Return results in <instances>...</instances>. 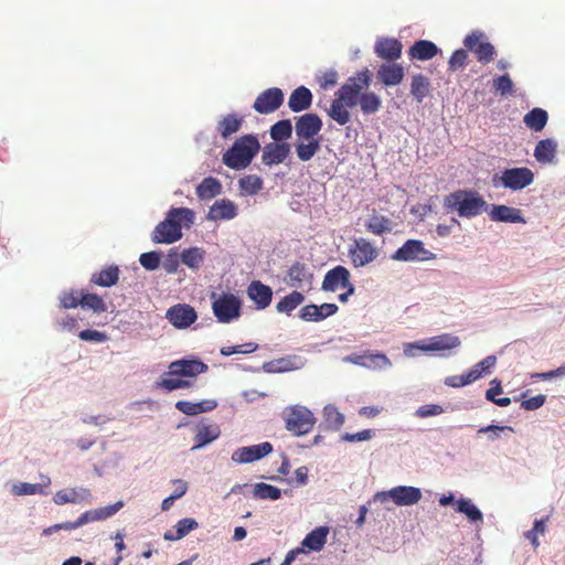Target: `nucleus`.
Here are the masks:
<instances>
[{"mask_svg": "<svg viewBox=\"0 0 565 565\" xmlns=\"http://www.w3.org/2000/svg\"><path fill=\"white\" fill-rule=\"evenodd\" d=\"M556 153V142L552 139L540 140L534 149V157L541 163L552 162Z\"/></svg>", "mask_w": 565, "mask_h": 565, "instance_id": "58836bf2", "label": "nucleus"}, {"mask_svg": "<svg viewBox=\"0 0 565 565\" xmlns=\"http://www.w3.org/2000/svg\"><path fill=\"white\" fill-rule=\"evenodd\" d=\"M78 337L81 340L89 342H104L107 340V335L104 332L90 329L81 331Z\"/></svg>", "mask_w": 565, "mask_h": 565, "instance_id": "e2e57ef3", "label": "nucleus"}, {"mask_svg": "<svg viewBox=\"0 0 565 565\" xmlns=\"http://www.w3.org/2000/svg\"><path fill=\"white\" fill-rule=\"evenodd\" d=\"M199 524L194 519L185 518L178 521L175 532L168 531L164 533L166 541H178L188 535L191 531L198 529Z\"/></svg>", "mask_w": 565, "mask_h": 565, "instance_id": "ea45409f", "label": "nucleus"}, {"mask_svg": "<svg viewBox=\"0 0 565 565\" xmlns=\"http://www.w3.org/2000/svg\"><path fill=\"white\" fill-rule=\"evenodd\" d=\"M463 45L483 65L491 63L497 54L495 47L488 41L487 35L479 30L468 34L463 40Z\"/></svg>", "mask_w": 565, "mask_h": 565, "instance_id": "423d86ee", "label": "nucleus"}, {"mask_svg": "<svg viewBox=\"0 0 565 565\" xmlns=\"http://www.w3.org/2000/svg\"><path fill=\"white\" fill-rule=\"evenodd\" d=\"M284 103V93L278 87H270L262 92L254 102L253 108L262 115L277 110Z\"/></svg>", "mask_w": 565, "mask_h": 565, "instance_id": "ddd939ff", "label": "nucleus"}, {"mask_svg": "<svg viewBox=\"0 0 565 565\" xmlns=\"http://www.w3.org/2000/svg\"><path fill=\"white\" fill-rule=\"evenodd\" d=\"M374 436L372 429H364L355 434L345 433L341 439L349 443L370 440Z\"/></svg>", "mask_w": 565, "mask_h": 565, "instance_id": "680f3d73", "label": "nucleus"}, {"mask_svg": "<svg viewBox=\"0 0 565 565\" xmlns=\"http://www.w3.org/2000/svg\"><path fill=\"white\" fill-rule=\"evenodd\" d=\"M371 76L367 68L350 76L335 93V98L328 109V116L340 126H344L351 120L349 108L356 105L364 115L377 113L382 107L380 96L374 92H363L369 88Z\"/></svg>", "mask_w": 565, "mask_h": 565, "instance_id": "f257e3e1", "label": "nucleus"}, {"mask_svg": "<svg viewBox=\"0 0 565 565\" xmlns=\"http://www.w3.org/2000/svg\"><path fill=\"white\" fill-rule=\"evenodd\" d=\"M431 90L430 81L423 74H415L411 81V94L417 103H422Z\"/></svg>", "mask_w": 565, "mask_h": 565, "instance_id": "72a5a7b5", "label": "nucleus"}, {"mask_svg": "<svg viewBox=\"0 0 565 565\" xmlns=\"http://www.w3.org/2000/svg\"><path fill=\"white\" fill-rule=\"evenodd\" d=\"M254 497L260 500H278L281 497V491L277 487L260 482L254 487Z\"/></svg>", "mask_w": 565, "mask_h": 565, "instance_id": "09e8293b", "label": "nucleus"}, {"mask_svg": "<svg viewBox=\"0 0 565 565\" xmlns=\"http://www.w3.org/2000/svg\"><path fill=\"white\" fill-rule=\"evenodd\" d=\"M328 533L329 529L327 526L316 527L307 534L301 544L310 551L319 552L326 544Z\"/></svg>", "mask_w": 565, "mask_h": 565, "instance_id": "c9c22d12", "label": "nucleus"}, {"mask_svg": "<svg viewBox=\"0 0 565 565\" xmlns=\"http://www.w3.org/2000/svg\"><path fill=\"white\" fill-rule=\"evenodd\" d=\"M312 103V94L309 88L299 86L289 96L288 107L294 113H300L308 109Z\"/></svg>", "mask_w": 565, "mask_h": 565, "instance_id": "c85d7f7f", "label": "nucleus"}, {"mask_svg": "<svg viewBox=\"0 0 565 565\" xmlns=\"http://www.w3.org/2000/svg\"><path fill=\"white\" fill-rule=\"evenodd\" d=\"M81 296L82 290H72L70 292H64L60 297L61 307L63 309H73L77 306H81Z\"/></svg>", "mask_w": 565, "mask_h": 565, "instance_id": "6e6d98bb", "label": "nucleus"}, {"mask_svg": "<svg viewBox=\"0 0 565 565\" xmlns=\"http://www.w3.org/2000/svg\"><path fill=\"white\" fill-rule=\"evenodd\" d=\"M497 358L494 355H489L484 358L482 361L477 363L470 371H477V373H480V377L483 374H487L490 372V370L495 365Z\"/></svg>", "mask_w": 565, "mask_h": 565, "instance_id": "0e129e2a", "label": "nucleus"}, {"mask_svg": "<svg viewBox=\"0 0 565 565\" xmlns=\"http://www.w3.org/2000/svg\"><path fill=\"white\" fill-rule=\"evenodd\" d=\"M241 190L249 195L256 194L263 188V180L255 174H249L239 180Z\"/></svg>", "mask_w": 565, "mask_h": 565, "instance_id": "603ef678", "label": "nucleus"}, {"mask_svg": "<svg viewBox=\"0 0 565 565\" xmlns=\"http://www.w3.org/2000/svg\"><path fill=\"white\" fill-rule=\"evenodd\" d=\"M286 429L296 436L307 435L313 428L316 418L305 406L295 405L284 411Z\"/></svg>", "mask_w": 565, "mask_h": 565, "instance_id": "39448f33", "label": "nucleus"}, {"mask_svg": "<svg viewBox=\"0 0 565 565\" xmlns=\"http://www.w3.org/2000/svg\"><path fill=\"white\" fill-rule=\"evenodd\" d=\"M192 383L188 380H182L169 375L168 377H163L159 382H157V386L166 390L167 392H172L179 388H186L190 387Z\"/></svg>", "mask_w": 565, "mask_h": 565, "instance_id": "864d4df0", "label": "nucleus"}, {"mask_svg": "<svg viewBox=\"0 0 565 565\" xmlns=\"http://www.w3.org/2000/svg\"><path fill=\"white\" fill-rule=\"evenodd\" d=\"M212 310L218 322L230 323L241 316L242 301L233 294H222L213 301Z\"/></svg>", "mask_w": 565, "mask_h": 565, "instance_id": "0eeeda50", "label": "nucleus"}, {"mask_svg": "<svg viewBox=\"0 0 565 565\" xmlns=\"http://www.w3.org/2000/svg\"><path fill=\"white\" fill-rule=\"evenodd\" d=\"M456 511L465 514L469 522L473 524L483 523V514L471 499L460 498L456 500Z\"/></svg>", "mask_w": 565, "mask_h": 565, "instance_id": "473e14b6", "label": "nucleus"}, {"mask_svg": "<svg viewBox=\"0 0 565 565\" xmlns=\"http://www.w3.org/2000/svg\"><path fill=\"white\" fill-rule=\"evenodd\" d=\"M366 230L374 235H383L390 233L393 228L392 221L384 215L374 214L365 223Z\"/></svg>", "mask_w": 565, "mask_h": 565, "instance_id": "37998d69", "label": "nucleus"}, {"mask_svg": "<svg viewBox=\"0 0 565 565\" xmlns=\"http://www.w3.org/2000/svg\"><path fill=\"white\" fill-rule=\"evenodd\" d=\"M260 143L254 135H245L235 140L233 146L223 154V163L234 170L247 168L258 153Z\"/></svg>", "mask_w": 565, "mask_h": 565, "instance_id": "20e7f679", "label": "nucleus"}, {"mask_svg": "<svg viewBox=\"0 0 565 565\" xmlns=\"http://www.w3.org/2000/svg\"><path fill=\"white\" fill-rule=\"evenodd\" d=\"M489 217L494 222L526 223L521 210L508 205H493Z\"/></svg>", "mask_w": 565, "mask_h": 565, "instance_id": "393cba45", "label": "nucleus"}, {"mask_svg": "<svg viewBox=\"0 0 565 565\" xmlns=\"http://www.w3.org/2000/svg\"><path fill=\"white\" fill-rule=\"evenodd\" d=\"M546 401V396L543 394L536 395L534 397L527 398L522 402V407L526 411H535L544 405Z\"/></svg>", "mask_w": 565, "mask_h": 565, "instance_id": "69168bd1", "label": "nucleus"}, {"mask_svg": "<svg viewBox=\"0 0 565 565\" xmlns=\"http://www.w3.org/2000/svg\"><path fill=\"white\" fill-rule=\"evenodd\" d=\"M392 258L399 262L430 260L435 254L425 248L419 239L406 241L393 255Z\"/></svg>", "mask_w": 565, "mask_h": 565, "instance_id": "9b49d317", "label": "nucleus"}, {"mask_svg": "<svg viewBox=\"0 0 565 565\" xmlns=\"http://www.w3.org/2000/svg\"><path fill=\"white\" fill-rule=\"evenodd\" d=\"M221 190V182L213 177H207L204 178L202 182L196 186V195L201 200H211L218 195Z\"/></svg>", "mask_w": 565, "mask_h": 565, "instance_id": "4c0bfd02", "label": "nucleus"}, {"mask_svg": "<svg viewBox=\"0 0 565 565\" xmlns=\"http://www.w3.org/2000/svg\"><path fill=\"white\" fill-rule=\"evenodd\" d=\"M217 403L214 399H204L199 403H192L189 401H179L175 403V408L188 416L211 412L215 409Z\"/></svg>", "mask_w": 565, "mask_h": 565, "instance_id": "c756f323", "label": "nucleus"}, {"mask_svg": "<svg viewBox=\"0 0 565 565\" xmlns=\"http://www.w3.org/2000/svg\"><path fill=\"white\" fill-rule=\"evenodd\" d=\"M376 75L383 85L396 86L404 78V68L397 63H385L379 67Z\"/></svg>", "mask_w": 565, "mask_h": 565, "instance_id": "b1692460", "label": "nucleus"}, {"mask_svg": "<svg viewBox=\"0 0 565 565\" xmlns=\"http://www.w3.org/2000/svg\"><path fill=\"white\" fill-rule=\"evenodd\" d=\"M322 129V120L317 114H305L296 119L295 131L299 140L317 139Z\"/></svg>", "mask_w": 565, "mask_h": 565, "instance_id": "2eb2a0df", "label": "nucleus"}, {"mask_svg": "<svg viewBox=\"0 0 565 565\" xmlns=\"http://www.w3.org/2000/svg\"><path fill=\"white\" fill-rule=\"evenodd\" d=\"M221 435V429L218 425L216 424H204L201 423L196 425L195 427V436L194 441L195 445L192 447V449H199L207 444L212 443L213 440L217 439Z\"/></svg>", "mask_w": 565, "mask_h": 565, "instance_id": "bb28decb", "label": "nucleus"}, {"mask_svg": "<svg viewBox=\"0 0 565 565\" xmlns=\"http://www.w3.org/2000/svg\"><path fill=\"white\" fill-rule=\"evenodd\" d=\"M50 484L51 479L43 476L41 483L22 482L18 486H14V493L18 495L45 494Z\"/></svg>", "mask_w": 565, "mask_h": 565, "instance_id": "79ce46f5", "label": "nucleus"}, {"mask_svg": "<svg viewBox=\"0 0 565 565\" xmlns=\"http://www.w3.org/2000/svg\"><path fill=\"white\" fill-rule=\"evenodd\" d=\"M379 249L365 238H356L349 246V257L354 267H363L374 262Z\"/></svg>", "mask_w": 565, "mask_h": 565, "instance_id": "9d476101", "label": "nucleus"}, {"mask_svg": "<svg viewBox=\"0 0 565 565\" xmlns=\"http://www.w3.org/2000/svg\"><path fill=\"white\" fill-rule=\"evenodd\" d=\"M243 121L242 116L228 114L217 122L216 129L222 138L227 139L241 129Z\"/></svg>", "mask_w": 565, "mask_h": 565, "instance_id": "f704fd0d", "label": "nucleus"}, {"mask_svg": "<svg viewBox=\"0 0 565 565\" xmlns=\"http://www.w3.org/2000/svg\"><path fill=\"white\" fill-rule=\"evenodd\" d=\"M273 451V445L268 441L237 448L233 455L232 460L237 463H248L264 458Z\"/></svg>", "mask_w": 565, "mask_h": 565, "instance_id": "f3484780", "label": "nucleus"}, {"mask_svg": "<svg viewBox=\"0 0 565 565\" xmlns=\"http://www.w3.org/2000/svg\"><path fill=\"white\" fill-rule=\"evenodd\" d=\"M92 493L87 488H70L57 491L53 501L57 505H63L66 503H82V502H90Z\"/></svg>", "mask_w": 565, "mask_h": 565, "instance_id": "4be33fe9", "label": "nucleus"}, {"mask_svg": "<svg viewBox=\"0 0 565 565\" xmlns=\"http://www.w3.org/2000/svg\"><path fill=\"white\" fill-rule=\"evenodd\" d=\"M124 507L122 501H117L114 504L102 507L93 511L94 521H103L106 520L114 514H116Z\"/></svg>", "mask_w": 565, "mask_h": 565, "instance_id": "5fc2aeb1", "label": "nucleus"}, {"mask_svg": "<svg viewBox=\"0 0 565 565\" xmlns=\"http://www.w3.org/2000/svg\"><path fill=\"white\" fill-rule=\"evenodd\" d=\"M321 145L319 139H305L295 142V151L298 159L302 162L311 160L320 150Z\"/></svg>", "mask_w": 565, "mask_h": 565, "instance_id": "2f4dec72", "label": "nucleus"}, {"mask_svg": "<svg viewBox=\"0 0 565 565\" xmlns=\"http://www.w3.org/2000/svg\"><path fill=\"white\" fill-rule=\"evenodd\" d=\"M492 87L494 92L501 96H509L514 94V83L509 74L495 76L492 79Z\"/></svg>", "mask_w": 565, "mask_h": 565, "instance_id": "8fccbe9b", "label": "nucleus"}, {"mask_svg": "<svg viewBox=\"0 0 565 565\" xmlns=\"http://www.w3.org/2000/svg\"><path fill=\"white\" fill-rule=\"evenodd\" d=\"M207 370V365L200 360H178L169 365V376H189L194 377Z\"/></svg>", "mask_w": 565, "mask_h": 565, "instance_id": "a211bd4d", "label": "nucleus"}, {"mask_svg": "<svg viewBox=\"0 0 565 565\" xmlns=\"http://www.w3.org/2000/svg\"><path fill=\"white\" fill-rule=\"evenodd\" d=\"M237 215L236 205L230 200L216 201L210 209L209 216L212 220H232Z\"/></svg>", "mask_w": 565, "mask_h": 565, "instance_id": "7c9ffc66", "label": "nucleus"}, {"mask_svg": "<svg viewBox=\"0 0 565 565\" xmlns=\"http://www.w3.org/2000/svg\"><path fill=\"white\" fill-rule=\"evenodd\" d=\"M444 207L460 217L472 218L487 211L488 204L477 191L457 190L444 198Z\"/></svg>", "mask_w": 565, "mask_h": 565, "instance_id": "7ed1b4c3", "label": "nucleus"}, {"mask_svg": "<svg viewBox=\"0 0 565 565\" xmlns=\"http://www.w3.org/2000/svg\"><path fill=\"white\" fill-rule=\"evenodd\" d=\"M338 82V73L334 70H330L328 72H324L321 77L319 78L320 86L322 88H329L337 84Z\"/></svg>", "mask_w": 565, "mask_h": 565, "instance_id": "338daca9", "label": "nucleus"}, {"mask_svg": "<svg viewBox=\"0 0 565 565\" xmlns=\"http://www.w3.org/2000/svg\"><path fill=\"white\" fill-rule=\"evenodd\" d=\"M402 43L396 39H381L375 43L374 51L383 60L396 61L402 55Z\"/></svg>", "mask_w": 565, "mask_h": 565, "instance_id": "a878e982", "label": "nucleus"}, {"mask_svg": "<svg viewBox=\"0 0 565 565\" xmlns=\"http://www.w3.org/2000/svg\"><path fill=\"white\" fill-rule=\"evenodd\" d=\"M292 135V125L289 119H282L270 127V137L275 142H285Z\"/></svg>", "mask_w": 565, "mask_h": 565, "instance_id": "49530a36", "label": "nucleus"}, {"mask_svg": "<svg viewBox=\"0 0 565 565\" xmlns=\"http://www.w3.org/2000/svg\"><path fill=\"white\" fill-rule=\"evenodd\" d=\"M299 317L305 321H321L317 305H307L302 307L299 311Z\"/></svg>", "mask_w": 565, "mask_h": 565, "instance_id": "052dcab7", "label": "nucleus"}, {"mask_svg": "<svg viewBox=\"0 0 565 565\" xmlns=\"http://www.w3.org/2000/svg\"><path fill=\"white\" fill-rule=\"evenodd\" d=\"M205 250L200 247H190L184 249L181 255V262L191 269H198L203 263Z\"/></svg>", "mask_w": 565, "mask_h": 565, "instance_id": "c03bdc74", "label": "nucleus"}, {"mask_svg": "<svg viewBox=\"0 0 565 565\" xmlns=\"http://www.w3.org/2000/svg\"><path fill=\"white\" fill-rule=\"evenodd\" d=\"M247 295L255 302L257 309H265L271 302L273 290L262 281L254 280L247 288Z\"/></svg>", "mask_w": 565, "mask_h": 565, "instance_id": "5701e85b", "label": "nucleus"}, {"mask_svg": "<svg viewBox=\"0 0 565 565\" xmlns=\"http://www.w3.org/2000/svg\"><path fill=\"white\" fill-rule=\"evenodd\" d=\"M119 268L117 266H108L100 271L94 273L90 282L100 287H111L119 280Z\"/></svg>", "mask_w": 565, "mask_h": 565, "instance_id": "e433bc0d", "label": "nucleus"}, {"mask_svg": "<svg viewBox=\"0 0 565 565\" xmlns=\"http://www.w3.org/2000/svg\"><path fill=\"white\" fill-rule=\"evenodd\" d=\"M139 262L147 270H154L160 265V254L157 252L143 253L140 255Z\"/></svg>", "mask_w": 565, "mask_h": 565, "instance_id": "13d9d810", "label": "nucleus"}, {"mask_svg": "<svg viewBox=\"0 0 565 565\" xmlns=\"http://www.w3.org/2000/svg\"><path fill=\"white\" fill-rule=\"evenodd\" d=\"M195 214L188 207H171L166 218L152 232V241L158 244H172L182 237V224L190 227Z\"/></svg>", "mask_w": 565, "mask_h": 565, "instance_id": "f03ea898", "label": "nucleus"}, {"mask_svg": "<svg viewBox=\"0 0 565 565\" xmlns=\"http://www.w3.org/2000/svg\"><path fill=\"white\" fill-rule=\"evenodd\" d=\"M313 274L309 267L301 262L294 263L287 271V282L295 288L310 287L312 284Z\"/></svg>", "mask_w": 565, "mask_h": 565, "instance_id": "412c9836", "label": "nucleus"}, {"mask_svg": "<svg viewBox=\"0 0 565 565\" xmlns=\"http://www.w3.org/2000/svg\"><path fill=\"white\" fill-rule=\"evenodd\" d=\"M166 318L177 329H185L198 319L196 311L186 303H178L168 309Z\"/></svg>", "mask_w": 565, "mask_h": 565, "instance_id": "4468645a", "label": "nucleus"}, {"mask_svg": "<svg viewBox=\"0 0 565 565\" xmlns=\"http://www.w3.org/2000/svg\"><path fill=\"white\" fill-rule=\"evenodd\" d=\"M345 361L373 371L385 370L392 366V362L386 354L370 350L362 353H352L345 358Z\"/></svg>", "mask_w": 565, "mask_h": 565, "instance_id": "f8f14e48", "label": "nucleus"}, {"mask_svg": "<svg viewBox=\"0 0 565 565\" xmlns=\"http://www.w3.org/2000/svg\"><path fill=\"white\" fill-rule=\"evenodd\" d=\"M326 425L329 429L338 430L344 423V416L334 406H326L323 411Z\"/></svg>", "mask_w": 565, "mask_h": 565, "instance_id": "3c124183", "label": "nucleus"}, {"mask_svg": "<svg viewBox=\"0 0 565 565\" xmlns=\"http://www.w3.org/2000/svg\"><path fill=\"white\" fill-rule=\"evenodd\" d=\"M81 307L84 309H90L97 313H102L107 310L106 303L102 297L95 294L84 292V290H82Z\"/></svg>", "mask_w": 565, "mask_h": 565, "instance_id": "de8ad7c7", "label": "nucleus"}, {"mask_svg": "<svg viewBox=\"0 0 565 565\" xmlns=\"http://www.w3.org/2000/svg\"><path fill=\"white\" fill-rule=\"evenodd\" d=\"M504 430H509V431H513V428L510 427V426H498V425H489V426H486V427H481L479 430H478V434H487V433H491V435L489 436V438L491 440L495 439L499 437V433L501 431H504Z\"/></svg>", "mask_w": 565, "mask_h": 565, "instance_id": "774afa93", "label": "nucleus"}, {"mask_svg": "<svg viewBox=\"0 0 565 565\" xmlns=\"http://www.w3.org/2000/svg\"><path fill=\"white\" fill-rule=\"evenodd\" d=\"M351 277L350 271L344 266L338 265L332 269L328 270L322 281V290L335 291L340 288H345L349 285Z\"/></svg>", "mask_w": 565, "mask_h": 565, "instance_id": "6ab92c4d", "label": "nucleus"}, {"mask_svg": "<svg viewBox=\"0 0 565 565\" xmlns=\"http://www.w3.org/2000/svg\"><path fill=\"white\" fill-rule=\"evenodd\" d=\"M444 413L443 406L438 404H426L417 408L415 415L420 418L437 416Z\"/></svg>", "mask_w": 565, "mask_h": 565, "instance_id": "bf43d9fd", "label": "nucleus"}, {"mask_svg": "<svg viewBox=\"0 0 565 565\" xmlns=\"http://www.w3.org/2000/svg\"><path fill=\"white\" fill-rule=\"evenodd\" d=\"M548 114L542 108H533L523 118L526 127L534 131H541L546 126Z\"/></svg>", "mask_w": 565, "mask_h": 565, "instance_id": "a19ab883", "label": "nucleus"}, {"mask_svg": "<svg viewBox=\"0 0 565 565\" xmlns=\"http://www.w3.org/2000/svg\"><path fill=\"white\" fill-rule=\"evenodd\" d=\"M461 341L458 337L450 333H443L429 338L426 341L416 342L414 348L425 352L445 351L460 347Z\"/></svg>", "mask_w": 565, "mask_h": 565, "instance_id": "dca6fc26", "label": "nucleus"}, {"mask_svg": "<svg viewBox=\"0 0 565 565\" xmlns=\"http://www.w3.org/2000/svg\"><path fill=\"white\" fill-rule=\"evenodd\" d=\"M388 499L398 507L413 505L422 499V491L412 486H397L388 491L376 492L374 495V501L385 502Z\"/></svg>", "mask_w": 565, "mask_h": 565, "instance_id": "6e6552de", "label": "nucleus"}, {"mask_svg": "<svg viewBox=\"0 0 565 565\" xmlns=\"http://www.w3.org/2000/svg\"><path fill=\"white\" fill-rule=\"evenodd\" d=\"M498 179L502 186L513 191H519L533 183L534 173L526 167L510 168L502 171Z\"/></svg>", "mask_w": 565, "mask_h": 565, "instance_id": "1a4fd4ad", "label": "nucleus"}, {"mask_svg": "<svg viewBox=\"0 0 565 565\" xmlns=\"http://www.w3.org/2000/svg\"><path fill=\"white\" fill-rule=\"evenodd\" d=\"M305 301V296L294 290L289 295L285 296L280 299V301L276 305V309L278 312H284L289 315L294 311L298 306H300Z\"/></svg>", "mask_w": 565, "mask_h": 565, "instance_id": "a18cd8bd", "label": "nucleus"}, {"mask_svg": "<svg viewBox=\"0 0 565 565\" xmlns=\"http://www.w3.org/2000/svg\"><path fill=\"white\" fill-rule=\"evenodd\" d=\"M439 47L431 41L418 40L408 50L412 60L428 61L439 53Z\"/></svg>", "mask_w": 565, "mask_h": 565, "instance_id": "cd10ccee", "label": "nucleus"}, {"mask_svg": "<svg viewBox=\"0 0 565 565\" xmlns=\"http://www.w3.org/2000/svg\"><path fill=\"white\" fill-rule=\"evenodd\" d=\"M289 152L290 146L287 142H269L263 148L262 162L268 167L280 164Z\"/></svg>", "mask_w": 565, "mask_h": 565, "instance_id": "aec40b11", "label": "nucleus"}, {"mask_svg": "<svg viewBox=\"0 0 565 565\" xmlns=\"http://www.w3.org/2000/svg\"><path fill=\"white\" fill-rule=\"evenodd\" d=\"M468 54L466 50L458 49L456 50L449 61H448V70L451 72H456L457 70L463 67L467 64Z\"/></svg>", "mask_w": 565, "mask_h": 565, "instance_id": "4d7b16f0", "label": "nucleus"}]
</instances>
